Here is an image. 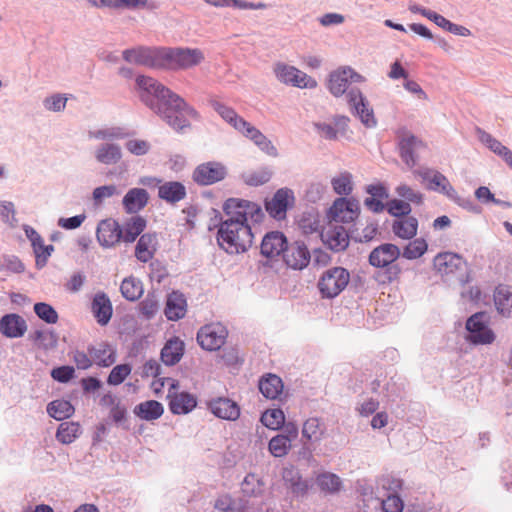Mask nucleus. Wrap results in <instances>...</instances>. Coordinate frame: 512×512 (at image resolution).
<instances>
[{
  "label": "nucleus",
  "instance_id": "15",
  "mask_svg": "<svg viewBox=\"0 0 512 512\" xmlns=\"http://www.w3.org/2000/svg\"><path fill=\"white\" fill-rule=\"evenodd\" d=\"M294 193L289 188L278 189L273 197L265 201V209L276 220H284L287 210L294 205Z\"/></svg>",
  "mask_w": 512,
  "mask_h": 512
},
{
  "label": "nucleus",
  "instance_id": "38",
  "mask_svg": "<svg viewBox=\"0 0 512 512\" xmlns=\"http://www.w3.org/2000/svg\"><path fill=\"white\" fill-rule=\"evenodd\" d=\"M184 352V343L179 338L170 339L161 351V359L166 365H174L180 361Z\"/></svg>",
  "mask_w": 512,
  "mask_h": 512
},
{
  "label": "nucleus",
  "instance_id": "17",
  "mask_svg": "<svg viewBox=\"0 0 512 512\" xmlns=\"http://www.w3.org/2000/svg\"><path fill=\"white\" fill-rule=\"evenodd\" d=\"M143 184L158 187V197L167 203L175 204L182 201L187 196L186 187L179 181L162 182L158 178H150L148 181H142Z\"/></svg>",
  "mask_w": 512,
  "mask_h": 512
},
{
  "label": "nucleus",
  "instance_id": "64",
  "mask_svg": "<svg viewBox=\"0 0 512 512\" xmlns=\"http://www.w3.org/2000/svg\"><path fill=\"white\" fill-rule=\"evenodd\" d=\"M127 150L134 155H144L149 151L150 144L145 140L132 139L126 143Z\"/></svg>",
  "mask_w": 512,
  "mask_h": 512
},
{
  "label": "nucleus",
  "instance_id": "56",
  "mask_svg": "<svg viewBox=\"0 0 512 512\" xmlns=\"http://www.w3.org/2000/svg\"><path fill=\"white\" fill-rule=\"evenodd\" d=\"M34 312L40 319L48 324H55L58 321V313L47 303H36L34 305Z\"/></svg>",
  "mask_w": 512,
  "mask_h": 512
},
{
  "label": "nucleus",
  "instance_id": "35",
  "mask_svg": "<svg viewBox=\"0 0 512 512\" xmlns=\"http://www.w3.org/2000/svg\"><path fill=\"white\" fill-rule=\"evenodd\" d=\"M88 352L93 363L101 367L111 366L116 360L115 351L104 342L88 347Z\"/></svg>",
  "mask_w": 512,
  "mask_h": 512
},
{
  "label": "nucleus",
  "instance_id": "33",
  "mask_svg": "<svg viewBox=\"0 0 512 512\" xmlns=\"http://www.w3.org/2000/svg\"><path fill=\"white\" fill-rule=\"evenodd\" d=\"M393 233L403 240H411L418 231V220L413 216L396 218L392 223Z\"/></svg>",
  "mask_w": 512,
  "mask_h": 512
},
{
  "label": "nucleus",
  "instance_id": "59",
  "mask_svg": "<svg viewBox=\"0 0 512 512\" xmlns=\"http://www.w3.org/2000/svg\"><path fill=\"white\" fill-rule=\"evenodd\" d=\"M396 193L401 198L407 200V202H411L416 205H420L423 202V194L417 190H414L407 184H400L396 188Z\"/></svg>",
  "mask_w": 512,
  "mask_h": 512
},
{
  "label": "nucleus",
  "instance_id": "57",
  "mask_svg": "<svg viewBox=\"0 0 512 512\" xmlns=\"http://www.w3.org/2000/svg\"><path fill=\"white\" fill-rule=\"evenodd\" d=\"M139 309L146 319H151L159 311V301L154 294L149 293L146 298L140 302Z\"/></svg>",
  "mask_w": 512,
  "mask_h": 512
},
{
  "label": "nucleus",
  "instance_id": "18",
  "mask_svg": "<svg viewBox=\"0 0 512 512\" xmlns=\"http://www.w3.org/2000/svg\"><path fill=\"white\" fill-rule=\"evenodd\" d=\"M349 105L353 108L356 115L366 127H374L376 119L373 109L370 107L368 100L358 89H352L347 94Z\"/></svg>",
  "mask_w": 512,
  "mask_h": 512
},
{
  "label": "nucleus",
  "instance_id": "7",
  "mask_svg": "<svg viewBox=\"0 0 512 512\" xmlns=\"http://www.w3.org/2000/svg\"><path fill=\"white\" fill-rule=\"evenodd\" d=\"M273 72L277 80L285 85L301 89H313L317 87V81L298 68L284 62H276Z\"/></svg>",
  "mask_w": 512,
  "mask_h": 512
},
{
  "label": "nucleus",
  "instance_id": "50",
  "mask_svg": "<svg viewBox=\"0 0 512 512\" xmlns=\"http://www.w3.org/2000/svg\"><path fill=\"white\" fill-rule=\"evenodd\" d=\"M146 227V221L140 217H133L124 227L122 231V238L127 243H132L143 232Z\"/></svg>",
  "mask_w": 512,
  "mask_h": 512
},
{
  "label": "nucleus",
  "instance_id": "3",
  "mask_svg": "<svg viewBox=\"0 0 512 512\" xmlns=\"http://www.w3.org/2000/svg\"><path fill=\"white\" fill-rule=\"evenodd\" d=\"M203 60L204 54L198 48H163L162 68L189 69Z\"/></svg>",
  "mask_w": 512,
  "mask_h": 512
},
{
  "label": "nucleus",
  "instance_id": "32",
  "mask_svg": "<svg viewBox=\"0 0 512 512\" xmlns=\"http://www.w3.org/2000/svg\"><path fill=\"white\" fill-rule=\"evenodd\" d=\"M209 103L211 107L222 117V119L229 123L238 132L245 127L244 125L247 121L239 116L233 108L225 105L218 99H211Z\"/></svg>",
  "mask_w": 512,
  "mask_h": 512
},
{
  "label": "nucleus",
  "instance_id": "41",
  "mask_svg": "<svg viewBox=\"0 0 512 512\" xmlns=\"http://www.w3.org/2000/svg\"><path fill=\"white\" fill-rule=\"evenodd\" d=\"M400 156L402 160L409 166L414 167L416 165L415 152L424 146L422 141L418 140L414 136H408L400 142Z\"/></svg>",
  "mask_w": 512,
  "mask_h": 512
},
{
  "label": "nucleus",
  "instance_id": "24",
  "mask_svg": "<svg viewBox=\"0 0 512 512\" xmlns=\"http://www.w3.org/2000/svg\"><path fill=\"white\" fill-rule=\"evenodd\" d=\"M414 174L418 175L424 182H428L430 189L439 190L451 198L455 197V189L440 172L425 168L414 171Z\"/></svg>",
  "mask_w": 512,
  "mask_h": 512
},
{
  "label": "nucleus",
  "instance_id": "39",
  "mask_svg": "<svg viewBox=\"0 0 512 512\" xmlns=\"http://www.w3.org/2000/svg\"><path fill=\"white\" fill-rule=\"evenodd\" d=\"M164 412L163 405L156 400H148L139 403L134 409V413L143 420L153 421L162 416Z\"/></svg>",
  "mask_w": 512,
  "mask_h": 512
},
{
  "label": "nucleus",
  "instance_id": "61",
  "mask_svg": "<svg viewBox=\"0 0 512 512\" xmlns=\"http://www.w3.org/2000/svg\"><path fill=\"white\" fill-rule=\"evenodd\" d=\"M75 376V369L72 366H60L51 371V377L60 383H67Z\"/></svg>",
  "mask_w": 512,
  "mask_h": 512
},
{
  "label": "nucleus",
  "instance_id": "62",
  "mask_svg": "<svg viewBox=\"0 0 512 512\" xmlns=\"http://www.w3.org/2000/svg\"><path fill=\"white\" fill-rule=\"evenodd\" d=\"M0 218L3 222L9 224L10 226H14L16 223L15 218V207L14 204L10 201H2L0 202Z\"/></svg>",
  "mask_w": 512,
  "mask_h": 512
},
{
  "label": "nucleus",
  "instance_id": "26",
  "mask_svg": "<svg viewBox=\"0 0 512 512\" xmlns=\"http://www.w3.org/2000/svg\"><path fill=\"white\" fill-rule=\"evenodd\" d=\"M210 411L218 418L235 421L240 416L238 404L228 398H217L208 404Z\"/></svg>",
  "mask_w": 512,
  "mask_h": 512
},
{
  "label": "nucleus",
  "instance_id": "63",
  "mask_svg": "<svg viewBox=\"0 0 512 512\" xmlns=\"http://www.w3.org/2000/svg\"><path fill=\"white\" fill-rule=\"evenodd\" d=\"M403 507V501L397 495H389L382 501L383 512H402Z\"/></svg>",
  "mask_w": 512,
  "mask_h": 512
},
{
  "label": "nucleus",
  "instance_id": "55",
  "mask_svg": "<svg viewBox=\"0 0 512 512\" xmlns=\"http://www.w3.org/2000/svg\"><path fill=\"white\" fill-rule=\"evenodd\" d=\"M333 190L338 195H348L352 192V175L349 172H342L331 180Z\"/></svg>",
  "mask_w": 512,
  "mask_h": 512
},
{
  "label": "nucleus",
  "instance_id": "21",
  "mask_svg": "<svg viewBox=\"0 0 512 512\" xmlns=\"http://www.w3.org/2000/svg\"><path fill=\"white\" fill-rule=\"evenodd\" d=\"M283 259L290 268L302 270L310 262V252L304 243L296 241L286 247Z\"/></svg>",
  "mask_w": 512,
  "mask_h": 512
},
{
  "label": "nucleus",
  "instance_id": "23",
  "mask_svg": "<svg viewBox=\"0 0 512 512\" xmlns=\"http://www.w3.org/2000/svg\"><path fill=\"white\" fill-rule=\"evenodd\" d=\"M27 329L26 320L19 314L9 313L0 318V333L7 338H21Z\"/></svg>",
  "mask_w": 512,
  "mask_h": 512
},
{
  "label": "nucleus",
  "instance_id": "34",
  "mask_svg": "<svg viewBox=\"0 0 512 512\" xmlns=\"http://www.w3.org/2000/svg\"><path fill=\"white\" fill-rule=\"evenodd\" d=\"M149 195L145 189H130L123 198V206L128 213H137L148 203Z\"/></svg>",
  "mask_w": 512,
  "mask_h": 512
},
{
  "label": "nucleus",
  "instance_id": "13",
  "mask_svg": "<svg viewBox=\"0 0 512 512\" xmlns=\"http://www.w3.org/2000/svg\"><path fill=\"white\" fill-rule=\"evenodd\" d=\"M226 167L215 161H209L198 165L193 173L192 180L199 186H209L225 179Z\"/></svg>",
  "mask_w": 512,
  "mask_h": 512
},
{
  "label": "nucleus",
  "instance_id": "1",
  "mask_svg": "<svg viewBox=\"0 0 512 512\" xmlns=\"http://www.w3.org/2000/svg\"><path fill=\"white\" fill-rule=\"evenodd\" d=\"M253 233L248 223L223 220L217 231L218 245L229 254L246 252L253 244Z\"/></svg>",
  "mask_w": 512,
  "mask_h": 512
},
{
  "label": "nucleus",
  "instance_id": "53",
  "mask_svg": "<svg viewBox=\"0 0 512 512\" xmlns=\"http://www.w3.org/2000/svg\"><path fill=\"white\" fill-rule=\"evenodd\" d=\"M428 244L423 238H416L410 241L403 249V257L408 260H414L420 258L426 253Z\"/></svg>",
  "mask_w": 512,
  "mask_h": 512
},
{
  "label": "nucleus",
  "instance_id": "40",
  "mask_svg": "<svg viewBox=\"0 0 512 512\" xmlns=\"http://www.w3.org/2000/svg\"><path fill=\"white\" fill-rule=\"evenodd\" d=\"M156 237L152 234H143L135 248V256L141 262H148L156 251Z\"/></svg>",
  "mask_w": 512,
  "mask_h": 512
},
{
  "label": "nucleus",
  "instance_id": "14",
  "mask_svg": "<svg viewBox=\"0 0 512 512\" xmlns=\"http://www.w3.org/2000/svg\"><path fill=\"white\" fill-rule=\"evenodd\" d=\"M163 48L138 47L123 52L125 61L152 68H162Z\"/></svg>",
  "mask_w": 512,
  "mask_h": 512
},
{
  "label": "nucleus",
  "instance_id": "49",
  "mask_svg": "<svg viewBox=\"0 0 512 512\" xmlns=\"http://www.w3.org/2000/svg\"><path fill=\"white\" fill-rule=\"evenodd\" d=\"M214 508L220 512H246V506L240 500L232 498L229 494L220 495L214 504Z\"/></svg>",
  "mask_w": 512,
  "mask_h": 512
},
{
  "label": "nucleus",
  "instance_id": "45",
  "mask_svg": "<svg viewBox=\"0 0 512 512\" xmlns=\"http://www.w3.org/2000/svg\"><path fill=\"white\" fill-rule=\"evenodd\" d=\"M265 484L255 473H249L241 483V491L246 497H258L263 494Z\"/></svg>",
  "mask_w": 512,
  "mask_h": 512
},
{
  "label": "nucleus",
  "instance_id": "19",
  "mask_svg": "<svg viewBox=\"0 0 512 512\" xmlns=\"http://www.w3.org/2000/svg\"><path fill=\"white\" fill-rule=\"evenodd\" d=\"M433 265L438 273L448 276L463 271L467 264L462 256L452 252H443L435 256Z\"/></svg>",
  "mask_w": 512,
  "mask_h": 512
},
{
  "label": "nucleus",
  "instance_id": "9",
  "mask_svg": "<svg viewBox=\"0 0 512 512\" xmlns=\"http://www.w3.org/2000/svg\"><path fill=\"white\" fill-rule=\"evenodd\" d=\"M468 331L467 341L475 345H488L494 342L495 334L488 326L485 313L479 312L472 315L466 322Z\"/></svg>",
  "mask_w": 512,
  "mask_h": 512
},
{
  "label": "nucleus",
  "instance_id": "60",
  "mask_svg": "<svg viewBox=\"0 0 512 512\" xmlns=\"http://www.w3.org/2000/svg\"><path fill=\"white\" fill-rule=\"evenodd\" d=\"M411 206L410 203L398 199H393L388 202L387 204V211L389 214L401 218V217H408L410 216L411 212Z\"/></svg>",
  "mask_w": 512,
  "mask_h": 512
},
{
  "label": "nucleus",
  "instance_id": "10",
  "mask_svg": "<svg viewBox=\"0 0 512 512\" xmlns=\"http://www.w3.org/2000/svg\"><path fill=\"white\" fill-rule=\"evenodd\" d=\"M365 78L350 66H342L332 71L328 79V90L335 97L342 96L350 83H362Z\"/></svg>",
  "mask_w": 512,
  "mask_h": 512
},
{
  "label": "nucleus",
  "instance_id": "46",
  "mask_svg": "<svg viewBox=\"0 0 512 512\" xmlns=\"http://www.w3.org/2000/svg\"><path fill=\"white\" fill-rule=\"evenodd\" d=\"M284 481L288 485V488L296 496H303L309 490V484L306 480H303L299 473L293 469L286 470L283 475Z\"/></svg>",
  "mask_w": 512,
  "mask_h": 512
},
{
  "label": "nucleus",
  "instance_id": "16",
  "mask_svg": "<svg viewBox=\"0 0 512 512\" xmlns=\"http://www.w3.org/2000/svg\"><path fill=\"white\" fill-rule=\"evenodd\" d=\"M298 434V426L293 422H288L284 426L283 433L277 434L270 439L268 444L269 452L277 458L286 456L292 447V442L297 439Z\"/></svg>",
  "mask_w": 512,
  "mask_h": 512
},
{
  "label": "nucleus",
  "instance_id": "42",
  "mask_svg": "<svg viewBox=\"0 0 512 512\" xmlns=\"http://www.w3.org/2000/svg\"><path fill=\"white\" fill-rule=\"evenodd\" d=\"M325 434V425L317 417H310L304 423L302 427V436L309 442L320 441Z\"/></svg>",
  "mask_w": 512,
  "mask_h": 512
},
{
  "label": "nucleus",
  "instance_id": "6",
  "mask_svg": "<svg viewBox=\"0 0 512 512\" xmlns=\"http://www.w3.org/2000/svg\"><path fill=\"white\" fill-rule=\"evenodd\" d=\"M141 89L140 97L150 108L157 110V105L169 100L175 93L151 77L139 76L136 80Z\"/></svg>",
  "mask_w": 512,
  "mask_h": 512
},
{
  "label": "nucleus",
  "instance_id": "27",
  "mask_svg": "<svg viewBox=\"0 0 512 512\" xmlns=\"http://www.w3.org/2000/svg\"><path fill=\"white\" fill-rule=\"evenodd\" d=\"M239 132L250 139L261 151L271 157L278 156V150L273 143L255 126L247 122Z\"/></svg>",
  "mask_w": 512,
  "mask_h": 512
},
{
  "label": "nucleus",
  "instance_id": "29",
  "mask_svg": "<svg viewBox=\"0 0 512 512\" xmlns=\"http://www.w3.org/2000/svg\"><path fill=\"white\" fill-rule=\"evenodd\" d=\"M187 312V301L184 295L178 291L171 292L166 300L164 314L170 321L182 319Z\"/></svg>",
  "mask_w": 512,
  "mask_h": 512
},
{
  "label": "nucleus",
  "instance_id": "30",
  "mask_svg": "<svg viewBox=\"0 0 512 512\" xmlns=\"http://www.w3.org/2000/svg\"><path fill=\"white\" fill-rule=\"evenodd\" d=\"M25 234L31 241L37 266H44L53 251L52 245H44L42 237L30 226L25 227Z\"/></svg>",
  "mask_w": 512,
  "mask_h": 512
},
{
  "label": "nucleus",
  "instance_id": "22",
  "mask_svg": "<svg viewBox=\"0 0 512 512\" xmlns=\"http://www.w3.org/2000/svg\"><path fill=\"white\" fill-rule=\"evenodd\" d=\"M96 235L101 246L110 248L120 242L122 229L117 221L106 219L98 224Z\"/></svg>",
  "mask_w": 512,
  "mask_h": 512
},
{
  "label": "nucleus",
  "instance_id": "43",
  "mask_svg": "<svg viewBox=\"0 0 512 512\" xmlns=\"http://www.w3.org/2000/svg\"><path fill=\"white\" fill-rule=\"evenodd\" d=\"M120 291L126 300L136 301L143 295L144 288L138 278L129 276L122 281Z\"/></svg>",
  "mask_w": 512,
  "mask_h": 512
},
{
  "label": "nucleus",
  "instance_id": "11",
  "mask_svg": "<svg viewBox=\"0 0 512 512\" xmlns=\"http://www.w3.org/2000/svg\"><path fill=\"white\" fill-rule=\"evenodd\" d=\"M228 337L227 328L221 323H211L200 328L197 333L199 345L207 351L219 350Z\"/></svg>",
  "mask_w": 512,
  "mask_h": 512
},
{
  "label": "nucleus",
  "instance_id": "5",
  "mask_svg": "<svg viewBox=\"0 0 512 512\" xmlns=\"http://www.w3.org/2000/svg\"><path fill=\"white\" fill-rule=\"evenodd\" d=\"M350 273L343 267L327 269L318 281V289L323 298L338 296L349 284Z\"/></svg>",
  "mask_w": 512,
  "mask_h": 512
},
{
  "label": "nucleus",
  "instance_id": "2",
  "mask_svg": "<svg viewBox=\"0 0 512 512\" xmlns=\"http://www.w3.org/2000/svg\"><path fill=\"white\" fill-rule=\"evenodd\" d=\"M155 112L175 130H183L190 126L191 120L199 118L198 112L176 93L157 105Z\"/></svg>",
  "mask_w": 512,
  "mask_h": 512
},
{
  "label": "nucleus",
  "instance_id": "51",
  "mask_svg": "<svg viewBox=\"0 0 512 512\" xmlns=\"http://www.w3.org/2000/svg\"><path fill=\"white\" fill-rule=\"evenodd\" d=\"M262 424L271 429L279 430L285 426V415L281 409H268L261 416Z\"/></svg>",
  "mask_w": 512,
  "mask_h": 512
},
{
  "label": "nucleus",
  "instance_id": "31",
  "mask_svg": "<svg viewBox=\"0 0 512 512\" xmlns=\"http://www.w3.org/2000/svg\"><path fill=\"white\" fill-rule=\"evenodd\" d=\"M357 204L345 198L337 199L330 209L336 222H349L357 216Z\"/></svg>",
  "mask_w": 512,
  "mask_h": 512
},
{
  "label": "nucleus",
  "instance_id": "58",
  "mask_svg": "<svg viewBox=\"0 0 512 512\" xmlns=\"http://www.w3.org/2000/svg\"><path fill=\"white\" fill-rule=\"evenodd\" d=\"M132 368L129 364L116 365L110 372L107 383L117 386L121 384L131 373Z\"/></svg>",
  "mask_w": 512,
  "mask_h": 512
},
{
  "label": "nucleus",
  "instance_id": "47",
  "mask_svg": "<svg viewBox=\"0 0 512 512\" xmlns=\"http://www.w3.org/2000/svg\"><path fill=\"white\" fill-rule=\"evenodd\" d=\"M81 434V427L76 422H63L59 425L56 438L63 444L74 442Z\"/></svg>",
  "mask_w": 512,
  "mask_h": 512
},
{
  "label": "nucleus",
  "instance_id": "28",
  "mask_svg": "<svg viewBox=\"0 0 512 512\" xmlns=\"http://www.w3.org/2000/svg\"><path fill=\"white\" fill-rule=\"evenodd\" d=\"M91 311L98 324L104 326L110 321L113 307L109 297L104 292H98L94 295Z\"/></svg>",
  "mask_w": 512,
  "mask_h": 512
},
{
  "label": "nucleus",
  "instance_id": "25",
  "mask_svg": "<svg viewBox=\"0 0 512 512\" xmlns=\"http://www.w3.org/2000/svg\"><path fill=\"white\" fill-rule=\"evenodd\" d=\"M287 239L283 233L272 231L267 233L261 242V254L267 258L274 259L281 253L284 254L287 247Z\"/></svg>",
  "mask_w": 512,
  "mask_h": 512
},
{
  "label": "nucleus",
  "instance_id": "44",
  "mask_svg": "<svg viewBox=\"0 0 512 512\" xmlns=\"http://www.w3.org/2000/svg\"><path fill=\"white\" fill-rule=\"evenodd\" d=\"M315 482L318 488L324 493L334 494L339 492L342 488L340 477L331 472L318 474Z\"/></svg>",
  "mask_w": 512,
  "mask_h": 512
},
{
  "label": "nucleus",
  "instance_id": "20",
  "mask_svg": "<svg viewBox=\"0 0 512 512\" xmlns=\"http://www.w3.org/2000/svg\"><path fill=\"white\" fill-rule=\"evenodd\" d=\"M321 238L324 244L333 251H343L349 245V236L345 228L338 224L329 223L321 231Z\"/></svg>",
  "mask_w": 512,
  "mask_h": 512
},
{
  "label": "nucleus",
  "instance_id": "48",
  "mask_svg": "<svg viewBox=\"0 0 512 512\" xmlns=\"http://www.w3.org/2000/svg\"><path fill=\"white\" fill-rule=\"evenodd\" d=\"M47 412L54 419L63 420L74 413V407L68 400L59 399L49 403Z\"/></svg>",
  "mask_w": 512,
  "mask_h": 512
},
{
  "label": "nucleus",
  "instance_id": "4",
  "mask_svg": "<svg viewBox=\"0 0 512 512\" xmlns=\"http://www.w3.org/2000/svg\"><path fill=\"white\" fill-rule=\"evenodd\" d=\"M401 251L398 246L391 243H384L374 248L369 255V263L376 268L387 267L389 281L398 280L401 274V268L393 264L400 256Z\"/></svg>",
  "mask_w": 512,
  "mask_h": 512
},
{
  "label": "nucleus",
  "instance_id": "8",
  "mask_svg": "<svg viewBox=\"0 0 512 512\" xmlns=\"http://www.w3.org/2000/svg\"><path fill=\"white\" fill-rule=\"evenodd\" d=\"M226 219L248 223V219H258L262 216V210L257 203L240 199L229 198L223 204Z\"/></svg>",
  "mask_w": 512,
  "mask_h": 512
},
{
  "label": "nucleus",
  "instance_id": "52",
  "mask_svg": "<svg viewBox=\"0 0 512 512\" xmlns=\"http://www.w3.org/2000/svg\"><path fill=\"white\" fill-rule=\"evenodd\" d=\"M121 150L115 144H105L96 152V159L104 164H113L120 160Z\"/></svg>",
  "mask_w": 512,
  "mask_h": 512
},
{
  "label": "nucleus",
  "instance_id": "54",
  "mask_svg": "<svg viewBox=\"0 0 512 512\" xmlns=\"http://www.w3.org/2000/svg\"><path fill=\"white\" fill-rule=\"evenodd\" d=\"M320 222V215L318 212H304L299 219V227L304 234H312L319 231Z\"/></svg>",
  "mask_w": 512,
  "mask_h": 512
},
{
  "label": "nucleus",
  "instance_id": "36",
  "mask_svg": "<svg viewBox=\"0 0 512 512\" xmlns=\"http://www.w3.org/2000/svg\"><path fill=\"white\" fill-rule=\"evenodd\" d=\"M497 311L504 317L512 316V290L509 286L499 285L494 292Z\"/></svg>",
  "mask_w": 512,
  "mask_h": 512
},
{
  "label": "nucleus",
  "instance_id": "37",
  "mask_svg": "<svg viewBox=\"0 0 512 512\" xmlns=\"http://www.w3.org/2000/svg\"><path fill=\"white\" fill-rule=\"evenodd\" d=\"M259 390L264 397L276 399L283 391V382L277 375L267 374L260 379Z\"/></svg>",
  "mask_w": 512,
  "mask_h": 512
},
{
  "label": "nucleus",
  "instance_id": "12",
  "mask_svg": "<svg viewBox=\"0 0 512 512\" xmlns=\"http://www.w3.org/2000/svg\"><path fill=\"white\" fill-rule=\"evenodd\" d=\"M166 381L169 384L167 398L169 399L170 411L178 415L192 411L197 405L195 396L187 392H179L178 381L171 378H167Z\"/></svg>",
  "mask_w": 512,
  "mask_h": 512
}]
</instances>
